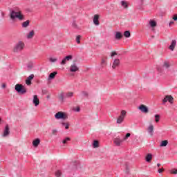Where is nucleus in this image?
I'll return each instance as SVG.
<instances>
[{
	"mask_svg": "<svg viewBox=\"0 0 177 177\" xmlns=\"http://www.w3.org/2000/svg\"><path fill=\"white\" fill-rule=\"evenodd\" d=\"M70 140H71L70 138L67 137V138H66L65 139L63 140L62 143L64 145H66V143L68 142H70Z\"/></svg>",
	"mask_w": 177,
	"mask_h": 177,
	"instance_id": "e433bc0d",
	"label": "nucleus"
},
{
	"mask_svg": "<svg viewBox=\"0 0 177 177\" xmlns=\"http://www.w3.org/2000/svg\"><path fill=\"white\" fill-rule=\"evenodd\" d=\"M106 60H107V57H105L104 59H102L101 61L102 66H104L106 64Z\"/></svg>",
	"mask_w": 177,
	"mask_h": 177,
	"instance_id": "a19ab883",
	"label": "nucleus"
},
{
	"mask_svg": "<svg viewBox=\"0 0 177 177\" xmlns=\"http://www.w3.org/2000/svg\"><path fill=\"white\" fill-rule=\"evenodd\" d=\"M118 66H120V59H115L113 60V63L112 65V68L115 69L117 68V67H118Z\"/></svg>",
	"mask_w": 177,
	"mask_h": 177,
	"instance_id": "f3484780",
	"label": "nucleus"
},
{
	"mask_svg": "<svg viewBox=\"0 0 177 177\" xmlns=\"http://www.w3.org/2000/svg\"><path fill=\"white\" fill-rule=\"evenodd\" d=\"M56 75H57V71H54V72L51 73L48 77V80L50 81V80H54V78H55V77H56Z\"/></svg>",
	"mask_w": 177,
	"mask_h": 177,
	"instance_id": "412c9836",
	"label": "nucleus"
},
{
	"mask_svg": "<svg viewBox=\"0 0 177 177\" xmlns=\"http://www.w3.org/2000/svg\"><path fill=\"white\" fill-rule=\"evenodd\" d=\"M93 23L94 26H99L100 23L99 22V15H95L93 18Z\"/></svg>",
	"mask_w": 177,
	"mask_h": 177,
	"instance_id": "4468645a",
	"label": "nucleus"
},
{
	"mask_svg": "<svg viewBox=\"0 0 177 177\" xmlns=\"http://www.w3.org/2000/svg\"><path fill=\"white\" fill-rule=\"evenodd\" d=\"M10 19L15 21L16 19H18L19 21L24 20V15L21 12V10L19 7H14L10 10Z\"/></svg>",
	"mask_w": 177,
	"mask_h": 177,
	"instance_id": "f257e3e1",
	"label": "nucleus"
},
{
	"mask_svg": "<svg viewBox=\"0 0 177 177\" xmlns=\"http://www.w3.org/2000/svg\"><path fill=\"white\" fill-rule=\"evenodd\" d=\"M160 147H165L168 146V140H163L160 142Z\"/></svg>",
	"mask_w": 177,
	"mask_h": 177,
	"instance_id": "bb28decb",
	"label": "nucleus"
},
{
	"mask_svg": "<svg viewBox=\"0 0 177 177\" xmlns=\"http://www.w3.org/2000/svg\"><path fill=\"white\" fill-rule=\"evenodd\" d=\"M70 60H73V55H68L65 57L60 62L61 66H64V64H66L67 62H70Z\"/></svg>",
	"mask_w": 177,
	"mask_h": 177,
	"instance_id": "0eeeda50",
	"label": "nucleus"
},
{
	"mask_svg": "<svg viewBox=\"0 0 177 177\" xmlns=\"http://www.w3.org/2000/svg\"><path fill=\"white\" fill-rule=\"evenodd\" d=\"M130 136H131V133H127L126 136L124 137L123 140H127L128 138H129Z\"/></svg>",
	"mask_w": 177,
	"mask_h": 177,
	"instance_id": "79ce46f5",
	"label": "nucleus"
},
{
	"mask_svg": "<svg viewBox=\"0 0 177 177\" xmlns=\"http://www.w3.org/2000/svg\"><path fill=\"white\" fill-rule=\"evenodd\" d=\"M63 127H65V129H68V127H70V124L62 122Z\"/></svg>",
	"mask_w": 177,
	"mask_h": 177,
	"instance_id": "58836bf2",
	"label": "nucleus"
},
{
	"mask_svg": "<svg viewBox=\"0 0 177 177\" xmlns=\"http://www.w3.org/2000/svg\"><path fill=\"white\" fill-rule=\"evenodd\" d=\"M24 46H25L24 42L23 41H19L15 44L13 48V52H15V53L21 52V50L24 49Z\"/></svg>",
	"mask_w": 177,
	"mask_h": 177,
	"instance_id": "7ed1b4c3",
	"label": "nucleus"
},
{
	"mask_svg": "<svg viewBox=\"0 0 177 177\" xmlns=\"http://www.w3.org/2000/svg\"><path fill=\"white\" fill-rule=\"evenodd\" d=\"M72 27H73V28H75L76 30H81V28L77 25V23L75 21H73L72 23Z\"/></svg>",
	"mask_w": 177,
	"mask_h": 177,
	"instance_id": "c756f323",
	"label": "nucleus"
},
{
	"mask_svg": "<svg viewBox=\"0 0 177 177\" xmlns=\"http://www.w3.org/2000/svg\"><path fill=\"white\" fill-rule=\"evenodd\" d=\"M176 46V40L174 39L171 41V45L169 46V49L174 52L175 47Z\"/></svg>",
	"mask_w": 177,
	"mask_h": 177,
	"instance_id": "dca6fc26",
	"label": "nucleus"
},
{
	"mask_svg": "<svg viewBox=\"0 0 177 177\" xmlns=\"http://www.w3.org/2000/svg\"><path fill=\"white\" fill-rule=\"evenodd\" d=\"M122 142H124V140L117 137L115 138H114L113 140V143L115 146H118V147H119L120 146H121V143H122Z\"/></svg>",
	"mask_w": 177,
	"mask_h": 177,
	"instance_id": "9b49d317",
	"label": "nucleus"
},
{
	"mask_svg": "<svg viewBox=\"0 0 177 177\" xmlns=\"http://www.w3.org/2000/svg\"><path fill=\"white\" fill-rule=\"evenodd\" d=\"M160 166H161V164H160V163H158V164H157V167H160Z\"/></svg>",
	"mask_w": 177,
	"mask_h": 177,
	"instance_id": "603ef678",
	"label": "nucleus"
},
{
	"mask_svg": "<svg viewBox=\"0 0 177 177\" xmlns=\"http://www.w3.org/2000/svg\"><path fill=\"white\" fill-rule=\"evenodd\" d=\"M80 107H77V108H76V109H75V111H76V113L80 112Z\"/></svg>",
	"mask_w": 177,
	"mask_h": 177,
	"instance_id": "09e8293b",
	"label": "nucleus"
},
{
	"mask_svg": "<svg viewBox=\"0 0 177 177\" xmlns=\"http://www.w3.org/2000/svg\"><path fill=\"white\" fill-rule=\"evenodd\" d=\"M56 62H57V58H53V57L49 58L50 63H56Z\"/></svg>",
	"mask_w": 177,
	"mask_h": 177,
	"instance_id": "72a5a7b5",
	"label": "nucleus"
},
{
	"mask_svg": "<svg viewBox=\"0 0 177 177\" xmlns=\"http://www.w3.org/2000/svg\"><path fill=\"white\" fill-rule=\"evenodd\" d=\"M27 67H28V68H32V67H34V64L32 62H29L27 64Z\"/></svg>",
	"mask_w": 177,
	"mask_h": 177,
	"instance_id": "ea45409f",
	"label": "nucleus"
},
{
	"mask_svg": "<svg viewBox=\"0 0 177 177\" xmlns=\"http://www.w3.org/2000/svg\"><path fill=\"white\" fill-rule=\"evenodd\" d=\"M169 67H171V64L168 61H164L162 66L158 67V73H159L160 75H162L164 74V68H169Z\"/></svg>",
	"mask_w": 177,
	"mask_h": 177,
	"instance_id": "f03ea898",
	"label": "nucleus"
},
{
	"mask_svg": "<svg viewBox=\"0 0 177 177\" xmlns=\"http://www.w3.org/2000/svg\"><path fill=\"white\" fill-rule=\"evenodd\" d=\"M56 132H57V130L56 129L53 130V133H56Z\"/></svg>",
	"mask_w": 177,
	"mask_h": 177,
	"instance_id": "8fccbe9b",
	"label": "nucleus"
},
{
	"mask_svg": "<svg viewBox=\"0 0 177 177\" xmlns=\"http://www.w3.org/2000/svg\"><path fill=\"white\" fill-rule=\"evenodd\" d=\"M21 26H22L23 28H27V27H28V26H30V21L27 20V21L23 22Z\"/></svg>",
	"mask_w": 177,
	"mask_h": 177,
	"instance_id": "a878e982",
	"label": "nucleus"
},
{
	"mask_svg": "<svg viewBox=\"0 0 177 177\" xmlns=\"http://www.w3.org/2000/svg\"><path fill=\"white\" fill-rule=\"evenodd\" d=\"M76 42L77 44H81V35H77L76 37Z\"/></svg>",
	"mask_w": 177,
	"mask_h": 177,
	"instance_id": "4c0bfd02",
	"label": "nucleus"
},
{
	"mask_svg": "<svg viewBox=\"0 0 177 177\" xmlns=\"http://www.w3.org/2000/svg\"><path fill=\"white\" fill-rule=\"evenodd\" d=\"M169 173L171 174L172 175H177V169H171L169 171Z\"/></svg>",
	"mask_w": 177,
	"mask_h": 177,
	"instance_id": "f704fd0d",
	"label": "nucleus"
},
{
	"mask_svg": "<svg viewBox=\"0 0 177 177\" xmlns=\"http://www.w3.org/2000/svg\"><path fill=\"white\" fill-rule=\"evenodd\" d=\"M172 19H173L174 21H177V15H173Z\"/></svg>",
	"mask_w": 177,
	"mask_h": 177,
	"instance_id": "37998d69",
	"label": "nucleus"
},
{
	"mask_svg": "<svg viewBox=\"0 0 177 177\" xmlns=\"http://www.w3.org/2000/svg\"><path fill=\"white\" fill-rule=\"evenodd\" d=\"M1 118H0V122H1Z\"/></svg>",
	"mask_w": 177,
	"mask_h": 177,
	"instance_id": "5fc2aeb1",
	"label": "nucleus"
},
{
	"mask_svg": "<svg viewBox=\"0 0 177 177\" xmlns=\"http://www.w3.org/2000/svg\"><path fill=\"white\" fill-rule=\"evenodd\" d=\"M164 171V168H162V169H159L158 170V174H162V171Z\"/></svg>",
	"mask_w": 177,
	"mask_h": 177,
	"instance_id": "49530a36",
	"label": "nucleus"
},
{
	"mask_svg": "<svg viewBox=\"0 0 177 177\" xmlns=\"http://www.w3.org/2000/svg\"><path fill=\"white\" fill-rule=\"evenodd\" d=\"M117 55V53L115 51H113L111 53V57H113V56H115Z\"/></svg>",
	"mask_w": 177,
	"mask_h": 177,
	"instance_id": "c03bdc74",
	"label": "nucleus"
},
{
	"mask_svg": "<svg viewBox=\"0 0 177 177\" xmlns=\"http://www.w3.org/2000/svg\"><path fill=\"white\" fill-rule=\"evenodd\" d=\"M73 96H74V93L73 92H68L65 94V98L73 97Z\"/></svg>",
	"mask_w": 177,
	"mask_h": 177,
	"instance_id": "cd10ccee",
	"label": "nucleus"
},
{
	"mask_svg": "<svg viewBox=\"0 0 177 177\" xmlns=\"http://www.w3.org/2000/svg\"><path fill=\"white\" fill-rule=\"evenodd\" d=\"M32 80H34V74H31L27 77V79L26 80V85H28V86H30V85H31V81H32Z\"/></svg>",
	"mask_w": 177,
	"mask_h": 177,
	"instance_id": "f8f14e48",
	"label": "nucleus"
},
{
	"mask_svg": "<svg viewBox=\"0 0 177 177\" xmlns=\"http://www.w3.org/2000/svg\"><path fill=\"white\" fill-rule=\"evenodd\" d=\"M71 73H77V71H80V68L77 65V64L73 63L71 66H70V70Z\"/></svg>",
	"mask_w": 177,
	"mask_h": 177,
	"instance_id": "9d476101",
	"label": "nucleus"
},
{
	"mask_svg": "<svg viewBox=\"0 0 177 177\" xmlns=\"http://www.w3.org/2000/svg\"><path fill=\"white\" fill-rule=\"evenodd\" d=\"M55 117L56 120H66L67 115L64 114V113L62 111H59L55 115Z\"/></svg>",
	"mask_w": 177,
	"mask_h": 177,
	"instance_id": "423d86ee",
	"label": "nucleus"
},
{
	"mask_svg": "<svg viewBox=\"0 0 177 177\" xmlns=\"http://www.w3.org/2000/svg\"><path fill=\"white\" fill-rule=\"evenodd\" d=\"M174 21H170L169 23V27H171V26H172V24H174Z\"/></svg>",
	"mask_w": 177,
	"mask_h": 177,
	"instance_id": "de8ad7c7",
	"label": "nucleus"
},
{
	"mask_svg": "<svg viewBox=\"0 0 177 177\" xmlns=\"http://www.w3.org/2000/svg\"><path fill=\"white\" fill-rule=\"evenodd\" d=\"M115 38V39H121V38H122V34L120 32H116Z\"/></svg>",
	"mask_w": 177,
	"mask_h": 177,
	"instance_id": "393cba45",
	"label": "nucleus"
},
{
	"mask_svg": "<svg viewBox=\"0 0 177 177\" xmlns=\"http://www.w3.org/2000/svg\"><path fill=\"white\" fill-rule=\"evenodd\" d=\"M125 117H127V111L122 110L120 112V115H119L116 120V124H121L124 122L125 120Z\"/></svg>",
	"mask_w": 177,
	"mask_h": 177,
	"instance_id": "20e7f679",
	"label": "nucleus"
},
{
	"mask_svg": "<svg viewBox=\"0 0 177 177\" xmlns=\"http://www.w3.org/2000/svg\"><path fill=\"white\" fill-rule=\"evenodd\" d=\"M55 176L56 177H60L62 176V170H57L55 171Z\"/></svg>",
	"mask_w": 177,
	"mask_h": 177,
	"instance_id": "c9c22d12",
	"label": "nucleus"
},
{
	"mask_svg": "<svg viewBox=\"0 0 177 177\" xmlns=\"http://www.w3.org/2000/svg\"><path fill=\"white\" fill-rule=\"evenodd\" d=\"M2 88H6V84H2Z\"/></svg>",
	"mask_w": 177,
	"mask_h": 177,
	"instance_id": "3c124183",
	"label": "nucleus"
},
{
	"mask_svg": "<svg viewBox=\"0 0 177 177\" xmlns=\"http://www.w3.org/2000/svg\"><path fill=\"white\" fill-rule=\"evenodd\" d=\"M32 103L33 104H35V107L39 105V99H38V95H33Z\"/></svg>",
	"mask_w": 177,
	"mask_h": 177,
	"instance_id": "2eb2a0df",
	"label": "nucleus"
},
{
	"mask_svg": "<svg viewBox=\"0 0 177 177\" xmlns=\"http://www.w3.org/2000/svg\"><path fill=\"white\" fill-rule=\"evenodd\" d=\"M149 26L151 27V28H154V27H157V22L154 20H151L149 21Z\"/></svg>",
	"mask_w": 177,
	"mask_h": 177,
	"instance_id": "b1692460",
	"label": "nucleus"
},
{
	"mask_svg": "<svg viewBox=\"0 0 177 177\" xmlns=\"http://www.w3.org/2000/svg\"><path fill=\"white\" fill-rule=\"evenodd\" d=\"M138 110L141 111V113H144L145 114H147L149 113V108L146 106V105L141 104L138 106Z\"/></svg>",
	"mask_w": 177,
	"mask_h": 177,
	"instance_id": "1a4fd4ad",
	"label": "nucleus"
},
{
	"mask_svg": "<svg viewBox=\"0 0 177 177\" xmlns=\"http://www.w3.org/2000/svg\"><path fill=\"white\" fill-rule=\"evenodd\" d=\"M126 172L128 174L129 171H128V167H126Z\"/></svg>",
	"mask_w": 177,
	"mask_h": 177,
	"instance_id": "864d4df0",
	"label": "nucleus"
},
{
	"mask_svg": "<svg viewBox=\"0 0 177 177\" xmlns=\"http://www.w3.org/2000/svg\"><path fill=\"white\" fill-rule=\"evenodd\" d=\"M59 100H61V102H64V97H66L65 95H64V93H61L59 94Z\"/></svg>",
	"mask_w": 177,
	"mask_h": 177,
	"instance_id": "2f4dec72",
	"label": "nucleus"
},
{
	"mask_svg": "<svg viewBox=\"0 0 177 177\" xmlns=\"http://www.w3.org/2000/svg\"><path fill=\"white\" fill-rule=\"evenodd\" d=\"M153 158V155L151 153L147 154L145 157V160L147 162H150L151 161V159Z\"/></svg>",
	"mask_w": 177,
	"mask_h": 177,
	"instance_id": "5701e85b",
	"label": "nucleus"
},
{
	"mask_svg": "<svg viewBox=\"0 0 177 177\" xmlns=\"http://www.w3.org/2000/svg\"><path fill=\"white\" fill-rule=\"evenodd\" d=\"M147 132L150 136H153V135H154V126H153V124H151L148 127Z\"/></svg>",
	"mask_w": 177,
	"mask_h": 177,
	"instance_id": "ddd939ff",
	"label": "nucleus"
},
{
	"mask_svg": "<svg viewBox=\"0 0 177 177\" xmlns=\"http://www.w3.org/2000/svg\"><path fill=\"white\" fill-rule=\"evenodd\" d=\"M163 103L165 104L169 102L171 104L174 103V97L171 95H166L162 100Z\"/></svg>",
	"mask_w": 177,
	"mask_h": 177,
	"instance_id": "6e6552de",
	"label": "nucleus"
},
{
	"mask_svg": "<svg viewBox=\"0 0 177 177\" xmlns=\"http://www.w3.org/2000/svg\"><path fill=\"white\" fill-rule=\"evenodd\" d=\"M124 35L125 38H129L131 37V32H129V30H126L124 32Z\"/></svg>",
	"mask_w": 177,
	"mask_h": 177,
	"instance_id": "7c9ffc66",
	"label": "nucleus"
},
{
	"mask_svg": "<svg viewBox=\"0 0 177 177\" xmlns=\"http://www.w3.org/2000/svg\"><path fill=\"white\" fill-rule=\"evenodd\" d=\"M35 35V31L31 30L28 32V34L26 35L27 39H32L34 38V36Z\"/></svg>",
	"mask_w": 177,
	"mask_h": 177,
	"instance_id": "a211bd4d",
	"label": "nucleus"
},
{
	"mask_svg": "<svg viewBox=\"0 0 177 177\" xmlns=\"http://www.w3.org/2000/svg\"><path fill=\"white\" fill-rule=\"evenodd\" d=\"M93 147L94 149H97V147H99V141L94 140L93 142Z\"/></svg>",
	"mask_w": 177,
	"mask_h": 177,
	"instance_id": "c85d7f7f",
	"label": "nucleus"
},
{
	"mask_svg": "<svg viewBox=\"0 0 177 177\" xmlns=\"http://www.w3.org/2000/svg\"><path fill=\"white\" fill-rule=\"evenodd\" d=\"M155 118V122H160V118H161V116H160V115L156 114L154 116Z\"/></svg>",
	"mask_w": 177,
	"mask_h": 177,
	"instance_id": "473e14b6",
	"label": "nucleus"
},
{
	"mask_svg": "<svg viewBox=\"0 0 177 177\" xmlns=\"http://www.w3.org/2000/svg\"><path fill=\"white\" fill-rule=\"evenodd\" d=\"M120 5L124 9H128V1L122 0L120 1Z\"/></svg>",
	"mask_w": 177,
	"mask_h": 177,
	"instance_id": "4be33fe9",
	"label": "nucleus"
},
{
	"mask_svg": "<svg viewBox=\"0 0 177 177\" xmlns=\"http://www.w3.org/2000/svg\"><path fill=\"white\" fill-rule=\"evenodd\" d=\"M82 96H88V92L83 91V92H82Z\"/></svg>",
	"mask_w": 177,
	"mask_h": 177,
	"instance_id": "a18cd8bd",
	"label": "nucleus"
},
{
	"mask_svg": "<svg viewBox=\"0 0 177 177\" xmlns=\"http://www.w3.org/2000/svg\"><path fill=\"white\" fill-rule=\"evenodd\" d=\"M39 143H41V140H39V138H36L32 141V146L34 147H38Z\"/></svg>",
	"mask_w": 177,
	"mask_h": 177,
	"instance_id": "aec40b11",
	"label": "nucleus"
},
{
	"mask_svg": "<svg viewBox=\"0 0 177 177\" xmlns=\"http://www.w3.org/2000/svg\"><path fill=\"white\" fill-rule=\"evenodd\" d=\"M15 91L18 93H21V95H24V93H27V89L26 87L23 86V84H17L15 85Z\"/></svg>",
	"mask_w": 177,
	"mask_h": 177,
	"instance_id": "39448f33",
	"label": "nucleus"
},
{
	"mask_svg": "<svg viewBox=\"0 0 177 177\" xmlns=\"http://www.w3.org/2000/svg\"><path fill=\"white\" fill-rule=\"evenodd\" d=\"M9 133H10V131H9V125L7 124L3 131V136L6 138V136H8Z\"/></svg>",
	"mask_w": 177,
	"mask_h": 177,
	"instance_id": "6ab92c4d",
	"label": "nucleus"
}]
</instances>
